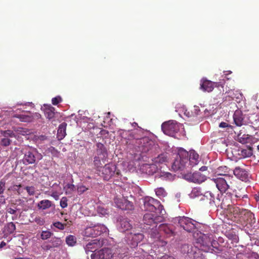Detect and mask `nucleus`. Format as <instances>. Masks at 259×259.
<instances>
[{
  "instance_id": "8fccbe9b",
  "label": "nucleus",
  "mask_w": 259,
  "mask_h": 259,
  "mask_svg": "<svg viewBox=\"0 0 259 259\" xmlns=\"http://www.w3.org/2000/svg\"><path fill=\"white\" fill-rule=\"evenodd\" d=\"M65 188L67 189L66 193L71 194L75 190V186L73 184H68Z\"/></svg>"
},
{
  "instance_id": "20e7f679",
  "label": "nucleus",
  "mask_w": 259,
  "mask_h": 259,
  "mask_svg": "<svg viewBox=\"0 0 259 259\" xmlns=\"http://www.w3.org/2000/svg\"><path fill=\"white\" fill-rule=\"evenodd\" d=\"M124 254L120 252V250L116 249L114 250L105 248L92 253L91 259H121Z\"/></svg>"
},
{
  "instance_id": "ea45409f",
  "label": "nucleus",
  "mask_w": 259,
  "mask_h": 259,
  "mask_svg": "<svg viewBox=\"0 0 259 259\" xmlns=\"http://www.w3.org/2000/svg\"><path fill=\"white\" fill-rule=\"evenodd\" d=\"M120 193L122 194L123 198H128L130 197H132V195L130 194L129 191V188L127 187V190L126 188H121L120 190Z\"/></svg>"
},
{
  "instance_id": "f3484780",
  "label": "nucleus",
  "mask_w": 259,
  "mask_h": 259,
  "mask_svg": "<svg viewBox=\"0 0 259 259\" xmlns=\"http://www.w3.org/2000/svg\"><path fill=\"white\" fill-rule=\"evenodd\" d=\"M104 239H94L89 242L84 246V249L87 253L90 252L93 253L98 251L97 250L102 247L104 243Z\"/></svg>"
},
{
  "instance_id": "4c0bfd02",
  "label": "nucleus",
  "mask_w": 259,
  "mask_h": 259,
  "mask_svg": "<svg viewBox=\"0 0 259 259\" xmlns=\"http://www.w3.org/2000/svg\"><path fill=\"white\" fill-rule=\"evenodd\" d=\"M167 157L164 154L159 155L155 157L153 160L154 163H163L167 161Z\"/></svg>"
},
{
  "instance_id": "f704fd0d",
  "label": "nucleus",
  "mask_w": 259,
  "mask_h": 259,
  "mask_svg": "<svg viewBox=\"0 0 259 259\" xmlns=\"http://www.w3.org/2000/svg\"><path fill=\"white\" fill-rule=\"evenodd\" d=\"M52 202L49 200H42L37 204V207L39 209H46L51 206Z\"/></svg>"
},
{
  "instance_id": "72a5a7b5",
  "label": "nucleus",
  "mask_w": 259,
  "mask_h": 259,
  "mask_svg": "<svg viewBox=\"0 0 259 259\" xmlns=\"http://www.w3.org/2000/svg\"><path fill=\"white\" fill-rule=\"evenodd\" d=\"M16 230L15 225L12 223L7 224L4 227V232L7 234H11L13 233Z\"/></svg>"
},
{
  "instance_id": "9d476101",
  "label": "nucleus",
  "mask_w": 259,
  "mask_h": 259,
  "mask_svg": "<svg viewBox=\"0 0 259 259\" xmlns=\"http://www.w3.org/2000/svg\"><path fill=\"white\" fill-rule=\"evenodd\" d=\"M164 214H160L156 213H146L143 216V222L145 225L149 226H153L154 229L157 227L158 223L164 221Z\"/></svg>"
},
{
  "instance_id": "6e6552de",
  "label": "nucleus",
  "mask_w": 259,
  "mask_h": 259,
  "mask_svg": "<svg viewBox=\"0 0 259 259\" xmlns=\"http://www.w3.org/2000/svg\"><path fill=\"white\" fill-rule=\"evenodd\" d=\"M22 152L24 154L23 163L26 165L35 163L37 159L41 158V155L38 153L35 148L29 147L23 148Z\"/></svg>"
},
{
  "instance_id": "13d9d810",
  "label": "nucleus",
  "mask_w": 259,
  "mask_h": 259,
  "mask_svg": "<svg viewBox=\"0 0 259 259\" xmlns=\"http://www.w3.org/2000/svg\"><path fill=\"white\" fill-rule=\"evenodd\" d=\"M214 88V87L221 89H223L225 82L224 81H220V82H213Z\"/></svg>"
},
{
  "instance_id": "58836bf2",
  "label": "nucleus",
  "mask_w": 259,
  "mask_h": 259,
  "mask_svg": "<svg viewBox=\"0 0 259 259\" xmlns=\"http://www.w3.org/2000/svg\"><path fill=\"white\" fill-rule=\"evenodd\" d=\"M66 242L69 245L73 246L76 243V238L73 235H69L66 238Z\"/></svg>"
},
{
  "instance_id": "dca6fc26",
  "label": "nucleus",
  "mask_w": 259,
  "mask_h": 259,
  "mask_svg": "<svg viewBox=\"0 0 259 259\" xmlns=\"http://www.w3.org/2000/svg\"><path fill=\"white\" fill-rule=\"evenodd\" d=\"M222 197V194L220 195L219 194H214V193L211 191H207L203 195V197L201 199L204 200L206 199L209 200V203L211 206L219 207L220 198Z\"/></svg>"
},
{
  "instance_id": "f257e3e1",
  "label": "nucleus",
  "mask_w": 259,
  "mask_h": 259,
  "mask_svg": "<svg viewBox=\"0 0 259 259\" xmlns=\"http://www.w3.org/2000/svg\"><path fill=\"white\" fill-rule=\"evenodd\" d=\"M139 130L132 132L130 134L131 138L130 139V142H126V144L128 146H134V148L137 152L141 153H146L152 150L153 146V142L149 140L147 137L141 138L138 136L137 133H142L140 127L138 126Z\"/></svg>"
},
{
  "instance_id": "f8f14e48",
  "label": "nucleus",
  "mask_w": 259,
  "mask_h": 259,
  "mask_svg": "<svg viewBox=\"0 0 259 259\" xmlns=\"http://www.w3.org/2000/svg\"><path fill=\"white\" fill-rule=\"evenodd\" d=\"M233 177H217L213 179L215 186L221 193H225L232 184Z\"/></svg>"
},
{
  "instance_id": "bf43d9fd",
  "label": "nucleus",
  "mask_w": 259,
  "mask_h": 259,
  "mask_svg": "<svg viewBox=\"0 0 259 259\" xmlns=\"http://www.w3.org/2000/svg\"><path fill=\"white\" fill-rule=\"evenodd\" d=\"M31 116L32 117V120L34 119H39L41 117V115L37 112H35L34 113H31Z\"/></svg>"
},
{
  "instance_id": "5fc2aeb1",
  "label": "nucleus",
  "mask_w": 259,
  "mask_h": 259,
  "mask_svg": "<svg viewBox=\"0 0 259 259\" xmlns=\"http://www.w3.org/2000/svg\"><path fill=\"white\" fill-rule=\"evenodd\" d=\"M25 190L30 196H33L35 194V188L33 186H27L25 188Z\"/></svg>"
},
{
  "instance_id": "39448f33",
  "label": "nucleus",
  "mask_w": 259,
  "mask_h": 259,
  "mask_svg": "<svg viewBox=\"0 0 259 259\" xmlns=\"http://www.w3.org/2000/svg\"><path fill=\"white\" fill-rule=\"evenodd\" d=\"M188 156V152L183 148H179L173 164H172L173 170L175 171L182 170L189 167Z\"/></svg>"
},
{
  "instance_id": "f03ea898",
  "label": "nucleus",
  "mask_w": 259,
  "mask_h": 259,
  "mask_svg": "<svg viewBox=\"0 0 259 259\" xmlns=\"http://www.w3.org/2000/svg\"><path fill=\"white\" fill-rule=\"evenodd\" d=\"M164 233L167 237L175 236V232L172 228L167 224H161L158 227V231L156 229L151 228L149 231L151 238L153 239V243L158 246H164L167 242L161 239L160 233Z\"/></svg>"
},
{
  "instance_id": "69168bd1",
  "label": "nucleus",
  "mask_w": 259,
  "mask_h": 259,
  "mask_svg": "<svg viewBox=\"0 0 259 259\" xmlns=\"http://www.w3.org/2000/svg\"><path fill=\"white\" fill-rule=\"evenodd\" d=\"M7 211L9 213L11 214H15L16 212V210L12 208H9L7 209Z\"/></svg>"
},
{
  "instance_id": "4468645a",
  "label": "nucleus",
  "mask_w": 259,
  "mask_h": 259,
  "mask_svg": "<svg viewBox=\"0 0 259 259\" xmlns=\"http://www.w3.org/2000/svg\"><path fill=\"white\" fill-rule=\"evenodd\" d=\"M240 220L242 222V225L247 228L252 227L256 223L254 214L250 210L246 209L243 210Z\"/></svg>"
},
{
  "instance_id": "412c9836",
  "label": "nucleus",
  "mask_w": 259,
  "mask_h": 259,
  "mask_svg": "<svg viewBox=\"0 0 259 259\" xmlns=\"http://www.w3.org/2000/svg\"><path fill=\"white\" fill-rule=\"evenodd\" d=\"M188 156L189 166L193 167L197 165L199 162V154L194 150H190Z\"/></svg>"
},
{
  "instance_id": "423d86ee",
  "label": "nucleus",
  "mask_w": 259,
  "mask_h": 259,
  "mask_svg": "<svg viewBox=\"0 0 259 259\" xmlns=\"http://www.w3.org/2000/svg\"><path fill=\"white\" fill-rule=\"evenodd\" d=\"M100 171L101 173V177L105 181H109L114 178L118 179L121 177L120 170L117 169L115 164L112 163L106 164L101 167Z\"/></svg>"
},
{
  "instance_id": "473e14b6",
  "label": "nucleus",
  "mask_w": 259,
  "mask_h": 259,
  "mask_svg": "<svg viewBox=\"0 0 259 259\" xmlns=\"http://www.w3.org/2000/svg\"><path fill=\"white\" fill-rule=\"evenodd\" d=\"M243 210H244V209L240 208L234 204H232L228 210L229 212L234 215H238V216L240 217L242 214Z\"/></svg>"
},
{
  "instance_id": "0eeeda50",
  "label": "nucleus",
  "mask_w": 259,
  "mask_h": 259,
  "mask_svg": "<svg viewBox=\"0 0 259 259\" xmlns=\"http://www.w3.org/2000/svg\"><path fill=\"white\" fill-rule=\"evenodd\" d=\"M144 208L145 210L155 211L160 214H164L165 211L163 206L158 200L151 197H146L144 199Z\"/></svg>"
},
{
  "instance_id": "864d4df0",
  "label": "nucleus",
  "mask_w": 259,
  "mask_h": 259,
  "mask_svg": "<svg viewBox=\"0 0 259 259\" xmlns=\"http://www.w3.org/2000/svg\"><path fill=\"white\" fill-rule=\"evenodd\" d=\"M68 199L66 197H63L60 202V206L62 208H65L68 206Z\"/></svg>"
},
{
  "instance_id": "6e6d98bb",
  "label": "nucleus",
  "mask_w": 259,
  "mask_h": 259,
  "mask_svg": "<svg viewBox=\"0 0 259 259\" xmlns=\"http://www.w3.org/2000/svg\"><path fill=\"white\" fill-rule=\"evenodd\" d=\"M6 181L4 180H1L0 181V195H2L4 193L6 187Z\"/></svg>"
},
{
  "instance_id": "e433bc0d",
  "label": "nucleus",
  "mask_w": 259,
  "mask_h": 259,
  "mask_svg": "<svg viewBox=\"0 0 259 259\" xmlns=\"http://www.w3.org/2000/svg\"><path fill=\"white\" fill-rule=\"evenodd\" d=\"M106 158L100 157V156L96 155L94 158V164L96 167H99L102 165V162L104 163Z\"/></svg>"
},
{
  "instance_id": "9b49d317",
  "label": "nucleus",
  "mask_w": 259,
  "mask_h": 259,
  "mask_svg": "<svg viewBox=\"0 0 259 259\" xmlns=\"http://www.w3.org/2000/svg\"><path fill=\"white\" fill-rule=\"evenodd\" d=\"M176 220L178 221V223L181 228L187 232H192L196 228L197 222L190 218L187 217H180Z\"/></svg>"
},
{
  "instance_id": "a18cd8bd",
  "label": "nucleus",
  "mask_w": 259,
  "mask_h": 259,
  "mask_svg": "<svg viewBox=\"0 0 259 259\" xmlns=\"http://www.w3.org/2000/svg\"><path fill=\"white\" fill-rule=\"evenodd\" d=\"M235 197L236 198H239L238 200H237L236 202V204L238 205H242V201H243V199H248V196L247 195H243V196H241V195L236 194L235 195Z\"/></svg>"
},
{
  "instance_id": "774afa93",
  "label": "nucleus",
  "mask_w": 259,
  "mask_h": 259,
  "mask_svg": "<svg viewBox=\"0 0 259 259\" xmlns=\"http://www.w3.org/2000/svg\"><path fill=\"white\" fill-rule=\"evenodd\" d=\"M194 108L195 112L196 114H198V111H200V109H199V107H198V106H194Z\"/></svg>"
},
{
  "instance_id": "c85d7f7f",
  "label": "nucleus",
  "mask_w": 259,
  "mask_h": 259,
  "mask_svg": "<svg viewBox=\"0 0 259 259\" xmlns=\"http://www.w3.org/2000/svg\"><path fill=\"white\" fill-rule=\"evenodd\" d=\"M233 120L236 126H242L243 117L242 113L240 110H236L233 114Z\"/></svg>"
},
{
  "instance_id": "3c124183",
  "label": "nucleus",
  "mask_w": 259,
  "mask_h": 259,
  "mask_svg": "<svg viewBox=\"0 0 259 259\" xmlns=\"http://www.w3.org/2000/svg\"><path fill=\"white\" fill-rule=\"evenodd\" d=\"M62 100H62V98L60 96H58L55 98H52V103L54 105H57L59 103L62 102Z\"/></svg>"
},
{
  "instance_id": "b1692460",
  "label": "nucleus",
  "mask_w": 259,
  "mask_h": 259,
  "mask_svg": "<svg viewBox=\"0 0 259 259\" xmlns=\"http://www.w3.org/2000/svg\"><path fill=\"white\" fill-rule=\"evenodd\" d=\"M229 168L225 165L220 166L214 170V175L218 177H231L229 175Z\"/></svg>"
},
{
  "instance_id": "ddd939ff",
  "label": "nucleus",
  "mask_w": 259,
  "mask_h": 259,
  "mask_svg": "<svg viewBox=\"0 0 259 259\" xmlns=\"http://www.w3.org/2000/svg\"><path fill=\"white\" fill-rule=\"evenodd\" d=\"M161 128L165 135L174 137L175 134L179 132V125L177 121L171 120L163 123Z\"/></svg>"
},
{
  "instance_id": "338daca9",
  "label": "nucleus",
  "mask_w": 259,
  "mask_h": 259,
  "mask_svg": "<svg viewBox=\"0 0 259 259\" xmlns=\"http://www.w3.org/2000/svg\"><path fill=\"white\" fill-rule=\"evenodd\" d=\"M51 196L53 197L54 198H55V199L56 200L58 199L59 196L57 192H53L51 194Z\"/></svg>"
},
{
  "instance_id": "aec40b11",
  "label": "nucleus",
  "mask_w": 259,
  "mask_h": 259,
  "mask_svg": "<svg viewBox=\"0 0 259 259\" xmlns=\"http://www.w3.org/2000/svg\"><path fill=\"white\" fill-rule=\"evenodd\" d=\"M200 89L203 92H211L214 89V83L206 78H202L200 80Z\"/></svg>"
},
{
  "instance_id": "7ed1b4c3",
  "label": "nucleus",
  "mask_w": 259,
  "mask_h": 259,
  "mask_svg": "<svg viewBox=\"0 0 259 259\" xmlns=\"http://www.w3.org/2000/svg\"><path fill=\"white\" fill-rule=\"evenodd\" d=\"M194 245L196 248L205 252H209L212 250V242L214 240L213 234L197 233Z\"/></svg>"
},
{
  "instance_id": "09e8293b",
  "label": "nucleus",
  "mask_w": 259,
  "mask_h": 259,
  "mask_svg": "<svg viewBox=\"0 0 259 259\" xmlns=\"http://www.w3.org/2000/svg\"><path fill=\"white\" fill-rule=\"evenodd\" d=\"M34 221L37 225L39 226H42L45 224V220L39 216H36L34 218Z\"/></svg>"
},
{
  "instance_id": "5701e85b",
  "label": "nucleus",
  "mask_w": 259,
  "mask_h": 259,
  "mask_svg": "<svg viewBox=\"0 0 259 259\" xmlns=\"http://www.w3.org/2000/svg\"><path fill=\"white\" fill-rule=\"evenodd\" d=\"M248 123L253 128H259V113H252L247 114Z\"/></svg>"
},
{
  "instance_id": "a19ab883",
  "label": "nucleus",
  "mask_w": 259,
  "mask_h": 259,
  "mask_svg": "<svg viewBox=\"0 0 259 259\" xmlns=\"http://www.w3.org/2000/svg\"><path fill=\"white\" fill-rule=\"evenodd\" d=\"M219 126L220 128H226L228 132H232L233 131V126L231 124L224 121L220 122Z\"/></svg>"
},
{
  "instance_id": "603ef678",
  "label": "nucleus",
  "mask_w": 259,
  "mask_h": 259,
  "mask_svg": "<svg viewBox=\"0 0 259 259\" xmlns=\"http://www.w3.org/2000/svg\"><path fill=\"white\" fill-rule=\"evenodd\" d=\"M3 135L4 137L8 138L9 137L12 138L14 137V133L10 130L6 131L3 132Z\"/></svg>"
},
{
  "instance_id": "c03bdc74",
  "label": "nucleus",
  "mask_w": 259,
  "mask_h": 259,
  "mask_svg": "<svg viewBox=\"0 0 259 259\" xmlns=\"http://www.w3.org/2000/svg\"><path fill=\"white\" fill-rule=\"evenodd\" d=\"M52 233L48 231H42L40 237L41 239L42 240H46L49 238L51 237V236L52 235Z\"/></svg>"
},
{
  "instance_id": "de8ad7c7",
  "label": "nucleus",
  "mask_w": 259,
  "mask_h": 259,
  "mask_svg": "<svg viewBox=\"0 0 259 259\" xmlns=\"http://www.w3.org/2000/svg\"><path fill=\"white\" fill-rule=\"evenodd\" d=\"M53 226L60 230H63L65 229L66 224H62L59 222H57L53 224Z\"/></svg>"
},
{
  "instance_id": "e2e57ef3",
  "label": "nucleus",
  "mask_w": 259,
  "mask_h": 259,
  "mask_svg": "<svg viewBox=\"0 0 259 259\" xmlns=\"http://www.w3.org/2000/svg\"><path fill=\"white\" fill-rule=\"evenodd\" d=\"M246 255L243 253H239L236 255V257L238 259H245L244 257H246Z\"/></svg>"
},
{
  "instance_id": "0e129e2a",
  "label": "nucleus",
  "mask_w": 259,
  "mask_h": 259,
  "mask_svg": "<svg viewBox=\"0 0 259 259\" xmlns=\"http://www.w3.org/2000/svg\"><path fill=\"white\" fill-rule=\"evenodd\" d=\"M6 203V199L4 196L0 195V203L1 204H4Z\"/></svg>"
},
{
  "instance_id": "2f4dec72",
  "label": "nucleus",
  "mask_w": 259,
  "mask_h": 259,
  "mask_svg": "<svg viewBox=\"0 0 259 259\" xmlns=\"http://www.w3.org/2000/svg\"><path fill=\"white\" fill-rule=\"evenodd\" d=\"M144 238V235L142 234H135L132 237V246L133 247L137 246L138 243L140 242Z\"/></svg>"
},
{
  "instance_id": "4be33fe9",
  "label": "nucleus",
  "mask_w": 259,
  "mask_h": 259,
  "mask_svg": "<svg viewBox=\"0 0 259 259\" xmlns=\"http://www.w3.org/2000/svg\"><path fill=\"white\" fill-rule=\"evenodd\" d=\"M142 169L145 174L149 176L156 174L158 170V167L155 163L144 164L143 165Z\"/></svg>"
},
{
  "instance_id": "a211bd4d",
  "label": "nucleus",
  "mask_w": 259,
  "mask_h": 259,
  "mask_svg": "<svg viewBox=\"0 0 259 259\" xmlns=\"http://www.w3.org/2000/svg\"><path fill=\"white\" fill-rule=\"evenodd\" d=\"M233 174L237 179L243 182H247L249 181V174L245 168L237 166L233 170Z\"/></svg>"
},
{
  "instance_id": "7c9ffc66",
  "label": "nucleus",
  "mask_w": 259,
  "mask_h": 259,
  "mask_svg": "<svg viewBox=\"0 0 259 259\" xmlns=\"http://www.w3.org/2000/svg\"><path fill=\"white\" fill-rule=\"evenodd\" d=\"M120 225V230L121 232H125L132 228V225L130 223L128 219H123L121 220Z\"/></svg>"
},
{
  "instance_id": "1a4fd4ad",
  "label": "nucleus",
  "mask_w": 259,
  "mask_h": 259,
  "mask_svg": "<svg viewBox=\"0 0 259 259\" xmlns=\"http://www.w3.org/2000/svg\"><path fill=\"white\" fill-rule=\"evenodd\" d=\"M107 228L102 224H97L92 227H87L83 232V235L88 237H96L106 233Z\"/></svg>"
},
{
  "instance_id": "4d7b16f0",
  "label": "nucleus",
  "mask_w": 259,
  "mask_h": 259,
  "mask_svg": "<svg viewBox=\"0 0 259 259\" xmlns=\"http://www.w3.org/2000/svg\"><path fill=\"white\" fill-rule=\"evenodd\" d=\"M87 190H88V188H86L83 185L78 186L77 191H78V193L80 194H82L84 192H85Z\"/></svg>"
},
{
  "instance_id": "680f3d73",
  "label": "nucleus",
  "mask_w": 259,
  "mask_h": 259,
  "mask_svg": "<svg viewBox=\"0 0 259 259\" xmlns=\"http://www.w3.org/2000/svg\"><path fill=\"white\" fill-rule=\"evenodd\" d=\"M159 259H175L172 256H170L167 254H165L160 257Z\"/></svg>"
},
{
  "instance_id": "393cba45",
  "label": "nucleus",
  "mask_w": 259,
  "mask_h": 259,
  "mask_svg": "<svg viewBox=\"0 0 259 259\" xmlns=\"http://www.w3.org/2000/svg\"><path fill=\"white\" fill-rule=\"evenodd\" d=\"M43 111L45 116L49 119H51L54 117L55 108L51 105H44Z\"/></svg>"
},
{
  "instance_id": "bb28decb",
  "label": "nucleus",
  "mask_w": 259,
  "mask_h": 259,
  "mask_svg": "<svg viewBox=\"0 0 259 259\" xmlns=\"http://www.w3.org/2000/svg\"><path fill=\"white\" fill-rule=\"evenodd\" d=\"M66 126L67 123L64 122L61 123L59 126L57 135L58 140L60 141L63 140L66 136Z\"/></svg>"
},
{
  "instance_id": "cd10ccee",
  "label": "nucleus",
  "mask_w": 259,
  "mask_h": 259,
  "mask_svg": "<svg viewBox=\"0 0 259 259\" xmlns=\"http://www.w3.org/2000/svg\"><path fill=\"white\" fill-rule=\"evenodd\" d=\"M232 203L234 204V202L231 201L230 199V196L228 195L227 197L225 196L224 198H223L221 201H220L219 206L222 209H227L228 210Z\"/></svg>"
},
{
  "instance_id": "c9c22d12",
  "label": "nucleus",
  "mask_w": 259,
  "mask_h": 259,
  "mask_svg": "<svg viewBox=\"0 0 259 259\" xmlns=\"http://www.w3.org/2000/svg\"><path fill=\"white\" fill-rule=\"evenodd\" d=\"M201 189L199 188H194L189 194L191 198H195L201 196H203Z\"/></svg>"
},
{
  "instance_id": "6ab92c4d",
  "label": "nucleus",
  "mask_w": 259,
  "mask_h": 259,
  "mask_svg": "<svg viewBox=\"0 0 259 259\" xmlns=\"http://www.w3.org/2000/svg\"><path fill=\"white\" fill-rule=\"evenodd\" d=\"M114 202L118 208L123 210H132L134 208L133 203L127 198L116 197L114 199Z\"/></svg>"
},
{
  "instance_id": "49530a36",
  "label": "nucleus",
  "mask_w": 259,
  "mask_h": 259,
  "mask_svg": "<svg viewBox=\"0 0 259 259\" xmlns=\"http://www.w3.org/2000/svg\"><path fill=\"white\" fill-rule=\"evenodd\" d=\"M12 143V141L9 138L4 137L1 140V145L3 146L7 147L9 146Z\"/></svg>"
},
{
  "instance_id": "37998d69",
  "label": "nucleus",
  "mask_w": 259,
  "mask_h": 259,
  "mask_svg": "<svg viewBox=\"0 0 259 259\" xmlns=\"http://www.w3.org/2000/svg\"><path fill=\"white\" fill-rule=\"evenodd\" d=\"M51 246L53 247H58L61 245L62 241L60 238H53L51 240Z\"/></svg>"
},
{
  "instance_id": "a878e982",
  "label": "nucleus",
  "mask_w": 259,
  "mask_h": 259,
  "mask_svg": "<svg viewBox=\"0 0 259 259\" xmlns=\"http://www.w3.org/2000/svg\"><path fill=\"white\" fill-rule=\"evenodd\" d=\"M96 147L97 155L100 156L101 158H107L108 153L104 145L101 143H98L96 144Z\"/></svg>"
},
{
  "instance_id": "79ce46f5",
  "label": "nucleus",
  "mask_w": 259,
  "mask_h": 259,
  "mask_svg": "<svg viewBox=\"0 0 259 259\" xmlns=\"http://www.w3.org/2000/svg\"><path fill=\"white\" fill-rule=\"evenodd\" d=\"M155 193L157 196L161 197H165L167 193L163 188H158L155 190Z\"/></svg>"
},
{
  "instance_id": "c756f323",
  "label": "nucleus",
  "mask_w": 259,
  "mask_h": 259,
  "mask_svg": "<svg viewBox=\"0 0 259 259\" xmlns=\"http://www.w3.org/2000/svg\"><path fill=\"white\" fill-rule=\"evenodd\" d=\"M14 116L23 122H31L33 121V117L31 116L30 112L24 114H16Z\"/></svg>"
},
{
  "instance_id": "2eb2a0df",
  "label": "nucleus",
  "mask_w": 259,
  "mask_h": 259,
  "mask_svg": "<svg viewBox=\"0 0 259 259\" xmlns=\"http://www.w3.org/2000/svg\"><path fill=\"white\" fill-rule=\"evenodd\" d=\"M184 179L190 182L200 184L204 182L207 178L201 172H194L193 173H187L184 176Z\"/></svg>"
},
{
  "instance_id": "052dcab7",
  "label": "nucleus",
  "mask_w": 259,
  "mask_h": 259,
  "mask_svg": "<svg viewBox=\"0 0 259 259\" xmlns=\"http://www.w3.org/2000/svg\"><path fill=\"white\" fill-rule=\"evenodd\" d=\"M97 211L99 213H101L103 215L107 213L106 210L101 207H98L97 208Z\"/></svg>"
}]
</instances>
